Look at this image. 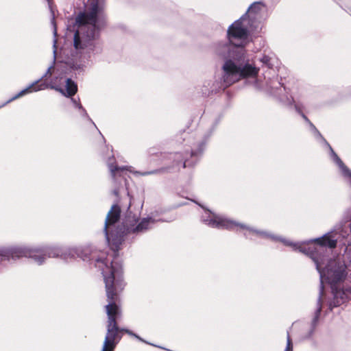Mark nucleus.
I'll list each match as a JSON object with an SVG mask.
<instances>
[{"label": "nucleus", "mask_w": 351, "mask_h": 351, "mask_svg": "<svg viewBox=\"0 0 351 351\" xmlns=\"http://www.w3.org/2000/svg\"><path fill=\"white\" fill-rule=\"evenodd\" d=\"M154 220L152 218H143L141 221L137 224L136 226H130L128 228V233H138L147 230L149 229L152 224H153Z\"/></svg>", "instance_id": "8"}, {"label": "nucleus", "mask_w": 351, "mask_h": 351, "mask_svg": "<svg viewBox=\"0 0 351 351\" xmlns=\"http://www.w3.org/2000/svg\"><path fill=\"white\" fill-rule=\"evenodd\" d=\"M263 8V4H262L261 3L256 2L251 5V6L247 10V12L250 14L256 15L258 14Z\"/></svg>", "instance_id": "12"}, {"label": "nucleus", "mask_w": 351, "mask_h": 351, "mask_svg": "<svg viewBox=\"0 0 351 351\" xmlns=\"http://www.w3.org/2000/svg\"><path fill=\"white\" fill-rule=\"evenodd\" d=\"M182 167H183V168H185V167H186V162H183Z\"/></svg>", "instance_id": "18"}, {"label": "nucleus", "mask_w": 351, "mask_h": 351, "mask_svg": "<svg viewBox=\"0 0 351 351\" xmlns=\"http://www.w3.org/2000/svg\"><path fill=\"white\" fill-rule=\"evenodd\" d=\"M110 248L114 251H118L119 249V245L110 244Z\"/></svg>", "instance_id": "16"}, {"label": "nucleus", "mask_w": 351, "mask_h": 351, "mask_svg": "<svg viewBox=\"0 0 351 351\" xmlns=\"http://www.w3.org/2000/svg\"><path fill=\"white\" fill-rule=\"evenodd\" d=\"M228 36L229 40L235 46H243L245 44H235L233 39H240L245 41L247 38V31L242 25L241 21H235L228 29Z\"/></svg>", "instance_id": "4"}, {"label": "nucleus", "mask_w": 351, "mask_h": 351, "mask_svg": "<svg viewBox=\"0 0 351 351\" xmlns=\"http://www.w3.org/2000/svg\"><path fill=\"white\" fill-rule=\"evenodd\" d=\"M106 25V20L103 9L98 5L94 4L80 12L75 19L73 26L74 34V47L76 49L84 48L82 38L85 43L95 38L98 33Z\"/></svg>", "instance_id": "2"}, {"label": "nucleus", "mask_w": 351, "mask_h": 351, "mask_svg": "<svg viewBox=\"0 0 351 351\" xmlns=\"http://www.w3.org/2000/svg\"><path fill=\"white\" fill-rule=\"evenodd\" d=\"M346 276V272L345 269H343L342 271L335 274V279L336 281H341L343 280Z\"/></svg>", "instance_id": "13"}, {"label": "nucleus", "mask_w": 351, "mask_h": 351, "mask_svg": "<svg viewBox=\"0 0 351 351\" xmlns=\"http://www.w3.org/2000/svg\"><path fill=\"white\" fill-rule=\"evenodd\" d=\"M28 254L30 257L35 258V251H29Z\"/></svg>", "instance_id": "17"}, {"label": "nucleus", "mask_w": 351, "mask_h": 351, "mask_svg": "<svg viewBox=\"0 0 351 351\" xmlns=\"http://www.w3.org/2000/svg\"><path fill=\"white\" fill-rule=\"evenodd\" d=\"M285 351H293L292 341L289 336L287 337V346Z\"/></svg>", "instance_id": "14"}, {"label": "nucleus", "mask_w": 351, "mask_h": 351, "mask_svg": "<svg viewBox=\"0 0 351 351\" xmlns=\"http://www.w3.org/2000/svg\"><path fill=\"white\" fill-rule=\"evenodd\" d=\"M223 70L229 75H239L240 78L256 77L259 72V69L253 64L246 63L239 67L231 60L225 63Z\"/></svg>", "instance_id": "3"}, {"label": "nucleus", "mask_w": 351, "mask_h": 351, "mask_svg": "<svg viewBox=\"0 0 351 351\" xmlns=\"http://www.w3.org/2000/svg\"><path fill=\"white\" fill-rule=\"evenodd\" d=\"M261 61L263 64L267 65L269 67L271 66V62H270L271 59L268 56H263V57L261 58Z\"/></svg>", "instance_id": "15"}, {"label": "nucleus", "mask_w": 351, "mask_h": 351, "mask_svg": "<svg viewBox=\"0 0 351 351\" xmlns=\"http://www.w3.org/2000/svg\"><path fill=\"white\" fill-rule=\"evenodd\" d=\"M46 85L43 83H40V82H36L33 84H32L29 86L27 88L23 89L21 92H19L17 95H16L14 97L11 98L10 100H8L7 102L3 104L0 106V108L5 106L7 104L19 98L20 97H22L25 95V94L36 92L40 90H43L45 88Z\"/></svg>", "instance_id": "6"}, {"label": "nucleus", "mask_w": 351, "mask_h": 351, "mask_svg": "<svg viewBox=\"0 0 351 351\" xmlns=\"http://www.w3.org/2000/svg\"><path fill=\"white\" fill-rule=\"evenodd\" d=\"M56 90L67 97H72L76 94L77 91V86L72 80L67 79L66 81L65 92L61 88H57Z\"/></svg>", "instance_id": "11"}, {"label": "nucleus", "mask_w": 351, "mask_h": 351, "mask_svg": "<svg viewBox=\"0 0 351 351\" xmlns=\"http://www.w3.org/2000/svg\"><path fill=\"white\" fill-rule=\"evenodd\" d=\"M213 224L215 227L223 228L230 230H245L247 228V227L244 224L222 218L215 219L213 221Z\"/></svg>", "instance_id": "5"}, {"label": "nucleus", "mask_w": 351, "mask_h": 351, "mask_svg": "<svg viewBox=\"0 0 351 351\" xmlns=\"http://www.w3.org/2000/svg\"><path fill=\"white\" fill-rule=\"evenodd\" d=\"M111 176L114 180L118 178L123 177L128 172H130V167L123 166L119 167L116 164H110L108 166Z\"/></svg>", "instance_id": "9"}, {"label": "nucleus", "mask_w": 351, "mask_h": 351, "mask_svg": "<svg viewBox=\"0 0 351 351\" xmlns=\"http://www.w3.org/2000/svg\"><path fill=\"white\" fill-rule=\"evenodd\" d=\"M121 209L120 207L117 205H114L112 206L110 210L109 211L105 223V231L106 236H108V228L114 225L116 222H117L120 218Z\"/></svg>", "instance_id": "7"}, {"label": "nucleus", "mask_w": 351, "mask_h": 351, "mask_svg": "<svg viewBox=\"0 0 351 351\" xmlns=\"http://www.w3.org/2000/svg\"><path fill=\"white\" fill-rule=\"evenodd\" d=\"M95 266L101 271L108 301L107 332L101 351H114L123 334H132L128 329L119 328L117 322L121 315L119 293L124 287L122 266L118 262H96Z\"/></svg>", "instance_id": "1"}, {"label": "nucleus", "mask_w": 351, "mask_h": 351, "mask_svg": "<svg viewBox=\"0 0 351 351\" xmlns=\"http://www.w3.org/2000/svg\"><path fill=\"white\" fill-rule=\"evenodd\" d=\"M313 247H328L330 248H334L336 247L337 241L332 239L329 235H325L321 238L316 239L313 243Z\"/></svg>", "instance_id": "10"}]
</instances>
